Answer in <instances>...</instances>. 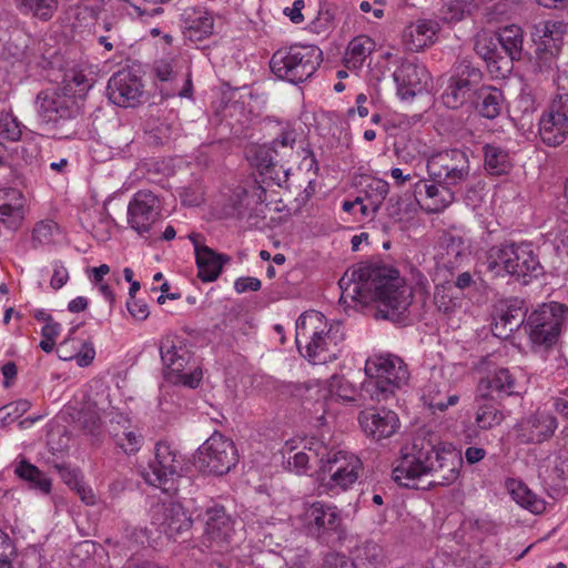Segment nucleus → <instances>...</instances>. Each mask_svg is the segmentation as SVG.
<instances>
[{"instance_id":"f257e3e1","label":"nucleus","mask_w":568,"mask_h":568,"mask_svg":"<svg viewBox=\"0 0 568 568\" xmlns=\"http://www.w3.org/2000/svg\"><path fill=\"white\" fill-rule=\"evenodd\" d=\"M339 302H379L384 318L397 322L413 301L412 290L397 270L385 265L361 264L348 268L338 281Z\"/></svg>"},{"instance_id":"f03ea898","label":"nucleus","mask_w":568,"mask_h":568,"mask_svg":"<svg viewBox=\"0 0 568 568\" xmlns=\"http://www.w3.org/2000/svg\"><path fill=\"white\" fill-rule=\"evenodd\" d=\"M344 341L339 326L329 325L317 311L304 312L296 321L295 343L298 351L313 364L335 361Z\"/></svg>"},{"instance_id":"7ed1b4c3","label":"nucleus","mask_w":568,"mask_h":568,"mask_svg":"<svg viewBox=\"0 0 568 568\" xmlns=\"http://www.w3.org/2000/svg\"><path fill=\"white\" fill-rule=\"evenodd\" d=\"M38 114L60 140L73 139L80 129L82 103L65 91L48 89L37 95Z\"/></svg>"},{"instance_id":"20e7f679","label":"nucleus","mask_w":568,"mask_h":568,"mask_svg":"<svg viewBox=\"0 0 568 568\" xmlns=\"http://www.w3.org/2000/svg\"><path fill=\"white\" fill-rule=\"evenodd\" d=\"M436 440L429 434L416 435L400 448L393 469V479L407 488H419V481L429 475L435 458Z\"/></svg>"},{"instance_id":"39448f33","label":"nucleus","mask_w":568,"mask_h":568,"mask_svg":"<svg viewBox=\"0 0 568 568\" xmlns=\"http://www.w3.org/2000/svg\"><path fill=\"white\" fill-rule=\"evenodd\" d=\"M322 60L318 47L294 44L276 50L270 60V68L278 79L297 84L310 79Z\"/></svg>"},{"instance_id":"423d86ee","label":"nucleus","mask_w":568,"mask_h":568,"mask_svg":"<svg viewBox=\"0 0 568 568\" xmlns=\"http://www.w3.org/2000/svg\"><path fill=\"white\" fill-rule=\"evenodd\" d=\"M568 320V306L559 302L539 305L526 318L525 331L534 346H554Z\"/></svg>"},{"instance_id":"0eeeda50","label":"nucleus","mask_w":568,"mask_h":568,"mask_svg":"<svg viewBox=\"0 0 568 568\" xmlns=\"http://www.w3.org/2000/svg\"><path fill=\"white\" fill-rule=\"evenodd\" d=\"M304 532L327 546H335L344 538V527L339 510L335 506L315 501L301 516Z\"/></svg>"},{"instance_id":"6e6552de","label":"nucleus","mask_w":568,"mask_h":568,"mask_svg":"<svg viewBox=\"0 0 568 568\" xmlns=\"http://www.w3.org/2000/svg\"><path fill=\"white\" fill-rule=\"evenodd\" d=\"M182 465L183 459L179 449L168 442H159L155 445V459L144 473V479L148 484L173 495L178 491L175 481L181 475Z\"/></svg>"},{"instance_id":"1a4fd4ad","label":"nucleus","mask_w":568,"mask_h":568,"mask_svg":"<svg viewBox=\"0 0 568 568\" xmlns=\"http://www.w3.org/2000/svg\"><path fill=\"white\" fill-rule=\"evenodd\" d=\"M427 173L433 182L459 189L470 176L468 154L459 149H449L430 155Z\"/></svg>"},{"instance_id":"9d476101","label":"nucleus","mask_w":568,"mask_h":568,"mask_svg":"<svg viewBox=\"0 0 568 568\" xmlns=\"http://www.w3.org/2000/svg\"><path fill=\"white\" fill-rule=\"evenodd\" d=\"M159 351L164 367L170 374L175 375L184 385L196 387L201 381V372L184 373L190 363L191 354L189 348L179 336L174 334L164 335L159 343Z\"/></svg>"},{"instance_id":"9b49d317","label":"nucleus","mask_w":568,"mask_h":568,"mask_svg":"<svg viewBox=\"0 0 568 568\" xmlns=\"http://www.w3.org/2000/svg\"><path fill=\"white\" fill-rule=\"evenodd\" d=\"M321 470L329 474L327 483L329 489H348L358 479V473L362 469L361 459L354 454L338 450L329 452L324 458L321 456Z\"/></svg>"},{"instance_id":"f8f14e48","label":"nucleus","mask_w":568,"mask_h":568,"mask_svg":"<svg viewBox=\"0 0 568 568\" xmlns=\"http://www.w3.org/2000/svg\"><path fill=\"white\" fill-rule=\"evenodd\" d=\"M162 212L160 197L150 190L138 191L128 205V224L140 235L150 232Z\"/></svg>"},{"instance_id":"ddd939ff","label":"nucleus","mask_w":568,"mask_h":568,"mask_svg":"<svg viewBox=\"0 0 568 568\" xmlns=\"http://www.w3.org/2000/svg\"><path fill=\"white\" fill-rule=\"evenodd\" d=\"M432 464L427 488L436 486L445 487L454 484L458 479L463 466V457L452 445L437 443L435 458Z\"/></svg>"},{"instance_id":"4468645a","label":"nucleus","mask_w":568,"mask_h":568,"mask_svg":"<svg viewBox=\"0 0 568 568\" xmlns=\"http://www.w3.org/2000/svg\"><path fill=\"white\" fill-rule=\"evenodd\" d=\"M456 187L432 180H418L414 184V197L426 213H440L456 201Z\"/></svg>"},{"instance_id":"2eb2a0df","label":"nucleus","mask_w":568,"mask_h":568,"mask_svg":"<svg viewBox=\"0 0 568 568\" xmlns=\"http://www.w3.org/2000/svg\"><path fill=\"white\" fill-rule=\"evenodd\" d=\"M397 95L402 100H409L427 89L430 77L426 68L414 61L403 59L393 72Z\"/></svg>"},{"instance_id":"dca6fc26","label":"nucleus","mask_w":568,"mask_h":568,"mask_svg":"<svg viewBox=\"0 0 568 568\" xmlns=\"http://www.w3.org/2000/svg\"><path fill=\"white\" fill-rule=\"evenodd\" d=\"M365 374L368 377H379L392 386L400 389L409 378V372L404 361L395 355H375L365 364Z\"/></svg>"},{"instance_id":"f3484780","label":"nucleus","mask_w":568,"mask_h":568,"mask_svg":"<svg viewBox=\"0 0 568 568\" xmlns=\"http://www.w3.org/2000/svg\"><path fill=\"white\" fill-rule=\"evenodd\" d=\"M106 92L112 103L130 108L140 102L143 91L139 77L130 70H120L110 78Z\"/></svg>"},{"instance_id":"a211bd4d","label":"nucleus","mask_w":568,"mask_h":568,"mask_svg":"<svg viewBox=\"0 0 568 568\" xmlns=\"http://www.w3.org/2000/svg\"><path fill=\"white\" fill-rule=\"evenodd\" d=\"M511 251L510 277L523 284H528L532 278L544 274V267L531 243L511 241Z\"/></svg>"},{"instance_id":"6ab92c4d","label":"nucleus","mask_w":568,"mask_h":568,"mask_svg":"<svg viewBox=\"0 0 568 568\" xmlns=\"http://www.w3.org/2000/svg\"><path fill=\"white\" fill-rule=\"evenodd\" d=\"M558 427L555 416L546 413L531 414L521 418L515 426L521 444H541L552 437Z\"/></svg>"},{"instance_id":"aec40b11","label":"nucleus","mask_w":568,"mask_h":568,"mask_svg":"<svg viewBox=\"0 0 568 568\" xmlns=\"http://www.w3.org/2000/svg\"><path fill=\"white\" fill-rule=\"evenodd\" d=\"M151 524L156 526L161 534L169 538H175L178 535L190 529L192 520L186 515L182 505L169 503L156 505L153 508Z\"/></svg>"},{"instance_id":"412c9836","label":"nucleus","mask_w":568,"mask_h":568,"mask_svg":"<svg viewBox=\"0 0 568 568\" xmlns=\"http://www.w3.org/2000/svg\"><path fill=\"white\" fill-rule=\"evenodd\" d=\"M358 422L365 434L375 440L389 438L400 425L397 414L384 407L361 412Z\"/></svg>"},{"instance_id":"4be33fe9","label":"nucleus","mask_w":568,"mask_h":568,"mask_svg":"<svg viewBox=\"0 0 568 568\" xmlns=\"http://www.w3.org/2000/svg\"><path fill=\"white\" fill-rule=\"evenodd\" d=\"M517 383L507 368H499L494 374L481 378L477 386V400H496L517 394Z\"/></svg>"},{"instance_id":"5701e85b","label":"nucleus","mask_w":568,"mask_h":568,"mask_svg":"<svg viewBox=\"0 0 568 568\" xmlns=\"http://www.w3.org/2000/svg\"><path fill=\"white\" fill-rule=\"evenodd\" d=\"M26 216V199L18 189L6 187L0 190V223L6 229L17 231L21 227Z\"/></svg>"},{"instance_id":"b1692460","label":"nucleus","mask_w":568,"mask_h":568,"mask_svg":"<svg viewBox=\"0 0 568 568\" xmlns=\"http://www.w3.org/2000/svg\"><path fill=\"white\" fill-rule=\"evenodd\" d=\"M523 304L524 301L515 298L507 302L505 306L499 310L493 326L495 336L506 338L521 325L525 326L526 312L524 311Z\"/></svg>"},{"instance_id":"393cba45","label":"nucleus","mask_w":568,"mask_h":568,"mask_svg":"<svg viewBox=\"0 0 568 568\" xmlns=\"http://www.w3.org/2000/svg\"><path fill=\"white\" fill-rule=\"evenodd\" d=\"M184 34L192 42H201L213 33V17L200 8L187 9L183 13Z\"/></svg>"},{"instance_id":"a878e982","label":"nucleus","mask_w":568,"mask_h":568,"mask_svg":"<svg viewBox=\"0 0 568 568\" xmlns=\"http://www.w3.org/2000/svg\"><path fill=\"white\" fill-rule=\"evenodd\" d=\"M511 241L490 246L485 256L484 266L493 277L510 276L511 265Z\"/></svg>"},{"instance_id":"bb28decb","label":"nucleus","mask_w":568,"mask_h":568,"mask_svg":"<svg viewBox=\"0 0 568 568\" xmlns=\"http://www.w3.org/2000/svg\"><path fill=\"white\" fill-rule=\"evenodd\" d=\"M539 136L549 146H558L568 136V123L549 108L539 119Z\"/></svg>"},{"instance_id":"cd10ccee","label":"nucleus","mask_w":568,"mask_h":568,"mask_svg":"<svg viewBox=\"0 0 568 568\" xmlns=\"http://www.w3.org/2000/svg\"><path fill=\"white\" fill-rule=\"evenodd\" d=\"M474 97L475 109L479 115L489 120L500 115L505 102L501 90L491 85H483L474 92Z\"/></svg>"},{"instance_id":"c85d7f7f","label":"nucleus","mask_w":568,"mask_h":568,"mask_svg":"<svg viewBox=\"0 0 568 568\" xmlns=\"http://www.w3.org/2000/svg\"><path fill=\"white\" fill-rule=\"evenodd\" d=\"M189 240L194 248L196 277L203 283L213 282V248L206 245L205 237L201 233H190Z\"/></svg>"},{"instance_id":"c756f323","label":"nucleus","mask_w":568,"mask_h":568,"mask_svg":"<svg viewBox=\"0 0 568 568\" xmlns=\"http://www.w3.org/2000/svg\"><path fill=\"white\" fill-rule=\"evenodd\" d=\"M484 168L490 175L507 174L511 166L510 153L507 149L496 144L487 143L483 146Z\"/></svg>"},{"instance_id":"7c9ffc66","label":"nucleus","mask_w":568,"mask_h":568,"mask_svg":"<svg viewBox=\"0 0 568 568\" xmlns=\"http://www.w3.org/2000/svg\"><path fill=\"white\" fill-rule=\"evenodd\" d=\"M239 462V454L232 439L215 430V475L227 474Z\"/></svg>"},{"instance_id":"2f4dec72","label":"nucleus","mask_w":568,"mask_h":568,"mask_svg":"<svg viewBox=\"0 0 568 568\" xmlns=\"http://www.w3.org/2000/svg\"><path fill=\"white\" fill-rule=\"evenodd\" d=\"M94 78L91 71H85L79 68L68 70L63 78V85L60 87L71 97L82 103L88 91L93 87Z\"/></svg>"},{"instance_id":"473e14b6","label":"nucleus","mask_w":568,"mask_h":568,"mask_svg":"<svg viewBox=\"0 0 568 568\" xmlns=\"http://www.w3.org/2000/svg\"><path fill=\"white\" fill-rule=\"evenodd\" d=\"M435 34V23L427 20H418L406 28L403 37L409 50L419 51L432 42Z\"/></svg>"},{"instance_id":"72a5a7b5","label":"nucleus","mask_w":568,"mask_h":568,"mask_svg":"<svg viewBox=\"0 0 568 568\" xmlns=\"http://www.w3.org/2000/svg\"><path fill=\"white\" fill-rule=\"evenodd\" d=\"M497 40L509 61L520 60L523 55V30L516 24L501 28L497 33Z\"/></svg>"},{"instance_id":"f704fd0d","label":"nucleus","mask_w":568,"mask_h":568,"mask_svg":"<svg viewBox=\"0 0 568 568\" xmlns=\"http://www.w3.org/2000/svg\"><path fill=\"white\" fill-rule=\"evenodd\" d=\"M510 495L516 504L532 514L539 515L546 510V501L523 481L511 480Z\"/></svg>"},{"instance_id":"c9c22d12","label":"nucleus","mask_w":568,"mask_h":568,"mask_svg":"<svg viewBox=\"0 0 568 568\" xmlns=\"http://www.w3.org/2000/svg\"><path fill=\"white\" fill-rule=\"evenodd\" d=\"M245 195L246 190L242 186L222 189L219 194L220 217L240 216Z\"/></svg>"},{"instance_id":"e433bc0d","label":"nucleus","mask_w":568,"mask_h":568,"mask_svg":"<svg viewBox=\"0 0 568 568\" xmlns=\"http://www.w3.org/2000/svg\"><path fill=\"white\" fill-rule=\"evenodd\" d=\"M495 400L476 399L477 412L475 423L480 429H491L504 420L503 412L496 406Z\"/></svg>"},{"instance_id":"4c0bfd02","label":"nucleus","mask_w":568,"mask_h":568,"mask_svg":"<svg viewBox=\"0 0 568 568\" xmlns=\"http://www.w3.org/2000/svg\"><path fill=\"white\" fill-rule=\"evenodd\" d=\"M375 42L367 36L354 38L347 47L346 62L353 68L363 65L365 59L373 52Z\"/></svg>"},{"instance_id":"58836bf2","label":"nucleus","mask_w":568,"mask_h":568,"mask_svg":"<svg viewBox=\"0 0 568 568\" xmlns=\"http://www.w3.org/2000/svg\"><path fill=\"white\" fill-rule=\"evenodd\" d=\"M215 545L221 550L226 549L233 541L235 534L232 519L226 516L224 507L215 505Z\"/></svg>"},{"instance_id":"ea45409f","label":"nucleus","mask_w":568,"mask_h":568,"mask_svg":"<svg viewBox=\"0 0 568 568\" xmlns=\"http://www.w3.org/2000/svg\"><path fill=\"white\" fill-rule=\"evenodd\" d=\"M17 8L23 14L31 13L33 17L48 21L58 9V0H17Z\"/></svg>"},{"instance_id":"a19ab883","label":"nucleus","mask_w":568,"mask_h":568,"mask_svg":"<svg viewBox=\"0 0 568 568\" xmlns=\"http://www.w3.org/2000/svg\"><path fill=\"white\" fill-rule=\"evenodd\" d=\"M14 474L39 488L41 491L48 494L51 490V480L47 478L43 473L34 465L26 459H22L14 469Z\"/></svg>"},{"instance_id":"79ce46f5","label":"nucleus","mask_w":568,"mask_h":568,"mask_svg":"<svg viewBox=\"0 0 568 568\" xmlns=\"http://www.w3.org/2000/svg\"><path fill=\"white\" fill-rule=\"evenodd\" d=\"M362 389L372 400L378 403L388 402L389 399L394 398L396 392L398 390L385 379L368 376L363 382Z\"/></svg>"},{"instance_id":"37998d69","label":"nucleus","mask_w":568,"mask_h":568,"mask_svg":"<svg viewBox=\"0 0 568 568\" xmlns=\"http://www.w3.org/2000/svg\"><path fill=\"white\" fill-rule=\"evenodd\" d=\"M479 7L474 0H452L442 9L443 19L447 22H458L471 17Z\"/></svg>"},{"instance_id":"c03bdc74","label":"nucleus","mask_w":568,"mask_h":568,"mask_svg":"<svg viewBox=\"0 0 568 568\" xmlns=\"http://www.w3.org/2000/svg\"><path fill=\"white\" fill-rule=\"evenodd\" d=\"M474 90L450 78L449 84L442 94L443 103L449 109H458L471 97Z\"/></svg>"},{"instance_id":"a18cd8bd","label":"nucleus","mask_w":568,"mask_h":568,"mask_svg":"<svg viewBox=\"0 0 568 568\" xmlns=\"http://www.w3.org/2000/svg\"><path fill=\"white\" fill-rule=\"evenodd\" d=\"M452 79L462 84L464 82L465 85L473 89L475 92L476 90L479 89L477 87L483 80V72L478 67L474 65L470 61L462 60L455 67V74L452 77Z\"/></svg>"},{"instance_id":"49530a36","label":"nucleus","mask_w":568,"mask_h":568,"mask_svg":"<svg viewBox=\"0 0 568 568\" xmlns=\"http://www.w3.org/2000/svg\"><path fill=\"white\" fill-rule=\"evenodd\" d=\"M452 79L462 84L464 82L465 85L473 89L475 92L476 90L479 89L477 87L483 80V72L478 67L474 65L470 61L462 60L455 67V74L452 77Z\"/></svg>"},{"instance_id":"de8ad7c7","label":"nucleus","mask_w":568,"mask_h":568,"mask_svg":"<svg viewBox=\"0 0 568 568\" xmlns=\"http://www.w3.org/2000/svg\"><path fill=\"white\" fill-rule=\"evenodd\" d=\"M389 192V185L382 179H369L363 189L364 201L371 202L373 210H378Z\"/></svg>"},{"instance_id":"09e8293b","label":"nucleus","mask_w":568,"mask_h":568,"mask_svg":"<svg viewBox=\"0 0 568 568\" xmlns=\"http://www.w3.org/2000/svg\"><path fill=\"white\" fill-rule=\"evenodd\" d=\"M327 390L331 397L341 398L345 402L355 400L356 388L344 377L333 375L327 381Z\"/></svg>"},{"instance_id":"8fccbe9b","label":"nucleus","mask_w":568,"mask_h":568,"mask_svg":"<svg viewBox=\"0 0 568 568\" xmlns=\"http://www.w3.org/2000/svg\"><path fill=\"white\" fill-rule=\"evenodd\" d=\"M59 232L58 224L51 220L38 222L32 231L33 246L47 245L53 242L54 235Z\"/></svg>"},{"instance_id":"3c124183","label":"nucleus","mask_w":568,"mask_h":568,"mask_svg":"<svg viewBox=\"0 0 568 568\" xmlns=\"http://www.w3.org/2000/svg\"><path fill=\"white\" fill-rule=\"evenodd\" d=\"M22 135V125L16 116L10 113H0V139L18 141Z\"/></svg>"},{"instance_id":"603ef678","label":"nucleus","mask_w":568,"mask_h":568,"mask_svg":"<svg viewBox=\"0 0 568 568\" xmlns=\"http://www.w3.org/2000/svg\"><path fill=\"white\" fill-rule=\"evenodd\" d=\"M213 460V444L211 437L207 438L196 450L193 457L195 468L202 474H211V463Z\"/></svg>"},{"instance_id":"864d4df0","label":"nucleus","mask_w":568,"mask_h":568,"mask_svg":"<svg viewBox=\"0 0 568 568\" xmlns=\"http://www.w3.org/2000/svg\"><path fill=\"white\" fill-rule=\"evenodd\" d=\"M234 91H227L222 93L221 103L219 110L215 111V116L221 115L222 120L233 118L236 113L242 112L243 105L239 101H232Z\"/></svg>"},{"instance_id":"5fc2aeb1","label":"nucleus","mask_w":568,"mask_h":568,"mask_svg":"<svg viewBox=\"0 0 568 568\" xmlns=\"http://www.w3.org/2000/svg\"><path fill=\"white\" fill-rule=\"evenodd\" d=\"M114 443L126 454L136 453L140 449L141 437L133 432H124L113 435Z\"/></svg>"},{"instance_id":"6e6d98bb","label":"nucleus","mask_w":568,"mask_h":568,"mask_svg":"<svg viewBox=\"0 0 568 568\" xmlns=\"http://www.w3.org/2000/svg\"><path fill=\"white\" fill-rule=\"evenodd\" d=\"M310 455L304 452L295 453L288 456L284 462V467L291 473L302 475L308 469Z\"/></svg>"},{"instance_id":"4d7b16f0","label":"nucleus","mask_w":568,"mask_h":568,"mask_svg":"<svg viewBox=\"0 0 568 568\" xmlns=\"http://www.w3.org/2000/svg\"><path fill=\"white\" fill-rule=\"evenodd\" d=\"M78 422L82 428L91 435L97 434L101 426L100 415L91 409H82L79 413Z\"/></svg>"},{"instance_id":"13d9d810","label":"nucleus","mask_w":568,"mask_h":568,"mask_svg":"<svg viewBox=\"0 0 568 568\" xmlns=\"http://www.w3.org/2000/svg\"><path fill=\"white\" fill-rule=\"evenodd\" d=\"M551 28H561L560 21H545L540 23L536 29L537 32L540 33L541 43L545 45V49L550 52L552 55L556 51L552 47V29Z\"/></svg>"},{"instance_id":"bf43d9fd","label":"nucleus","mask_w":568,"mask_h":568,"mask_svg":"<svg viewBox=\"0 0 568 568\" xmlns=\"http://www.w3.org/2000/svg\"><path fill=\"white\" fill-rule=\"evenodd\" d=\"M322 568H357L347 556L338 552H329L325 556Z\"/></svg>"},{"instance_id":"052dcab7","label":"nucleus","mask_w":568,"mask_h":568,"mask_svg":"<svg viewBox=\"0 0 568 568\" xmlns=\"http://www.w3.org/2000/svg\"><path fill=\"white\" fill-rule=\"evenodd\" d=\"M94 357L95 349L91 342H83L80 351L75 355L69 356V358H74L80 367L89 366L93 362ZM64 359H68V357H64Z\"/></svg>"},{"instance_id":"680f3d73","label":"nucleus","mask_w":568,"mask_h":568,"mask_svg":"<svg viewBox=\"0 0 568 568\" xmlns=\"http://www.w3.org/2000/svg\"><path fill=\"white\" fill-rule=\"evenodd\" d=\"M295 141L296 132L294 130L282 131L281 134L272 141V151L278 153L280 149H292Z\"/></svg>"},{"instance_id":"e2e57ef3","label":"nucleus","mask_w":568,"mask_h":568,"mask_svg":"<svg viewBox=\"0 0 568 568\" xmlns=\"http://www.w3.org/2000/svg\"><path fill=\"white\" fill-rule=\"evenodd\" d=\"M61 479L71 488L74 489L82 481V478L77 469L70 468L67 465H57Z\"/></svg>"},{"instance_id":"0e129e2a","label":"nucleus","mask_w":568,"mask_h":568,"mask_svg":"<svg viewBox=\"0 0 568 568\" xmlns=\"http://www.w3.org/2000/svg\"><path fill=\"white\" fill-rule=\"evenodd\" d=\"M126 308L132 317L138 321H144L149 316V307L144 301L141 300H129L126 302Z\"/></svg>"},{"instance_id":"69168bd1","label":"nucleus","mask_w":568,"mask_h":568,"mask_svg":"<svg viewBox=\"0 0 568 568\" xmlns=\"http://www.w3.org/2000/svg\"><path fill=\"white\" fill-rule=\"evenodd\" d=\"M69 280L68 270L60 262H54L53 274L50 280V285L53 290L61 288Z\"/></svg>"},{"instance_id":"338daca9","label":"nucleus","mask_w":568,"mask_h":568,"mask_svg":"<svg viewBox=\"0 0 568 568\" xmlns=\"http://www.w3.org/2000/svg\"><path fill=\"white\" fill-rule=\"evenodd\" d=\"M477 52L489 62H497V59H503L499 51L496 49L495 44L490 41L489 44H487L486 40L477 41L476 43Z\"/></svg>"},{"instance_id":"774afa93","label":"nucleus","mask_w":568,"mask_h":568,"mask_svg":"<svg viewBox=\"0 0 568 568\" xmlns=\"http://www.w3.org/2000/svg\"><path fill=\"white\" fill-rule=\"evenodd\" d=\"M549 108L555 114H560L568 123V93L558 94L550 103Z\"/></svg>"}]
</instances>
